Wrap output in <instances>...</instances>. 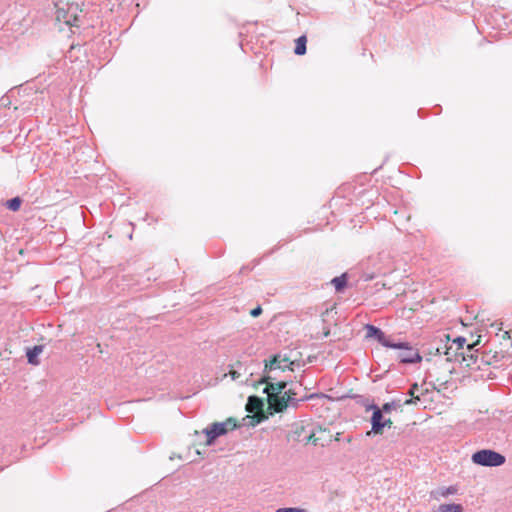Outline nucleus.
Instances as JSON below:
<instances>
[{
  "mask_svg": "<svg viewBox=\"0 0 512 512\" xmlns=\"http://www.w3.org/2000/svg\"><path fill=\"white\" fill-rule=\"evenodd\" d=\"M472 461L481 466H501L505 463V457L493 450L483 449L472 455Z\"/></svg>",
  "mask_w": 512,
  "mask_h": 512,
  "instance_id": "7ed1b4c3",
  "label": "nucleus"
},
{
  "mask_svg": "<svg viewBox=\"0 0 512 512\" xmlns=\"http://www.w3.org/2000/svg\"><path fill=\"white\" fill-rule=\"evenodd\" d=\"M454 344H457V348H463V345L466 343V339L464 337H458L454 339Z\"/></svg>",
  "mask_w": 512,
  "mask_h": 512,
  "instance_id": "4be33fe9",
  "label": "nucleus"
},
{
  "mask_svg": "<svg viewBox=\"0 0 512 512\" xmlns=\"http://www.w3.org/2000/svg\"><path fill=\"white\" fill-rule=\"evenodd\" d=\"M501 338L503 340H507L509 341V343L512 345L511 343V337H510V332L509 331H503L502 334H501Z\"/></svg>",
  "mask_w": 512,
  "mask_h": 512,
  "instance_id": "a878e982",
  "label": "nucleus"
},
{
  "mask_svg": "<svg viewBox=\"0 0 512 512\" xmlns=\"http://www.w3.org/2000/svg\"><path fill=\"white\" fill-rule=\"evenodd\" d=\"M276 512H306V510L301 508H279L276 510Z\"/></svg>",
  "mask_w": 512,
  "mask_h": 512,
  "instance_id": "412c9836",
  "label": "nucleus"
},
{
  "mask_svg": "<svg viewBox=\"0 0 512 512\" xmlns=\"http://www.w3.org/2000/svg\"><path fill=\"white\" fill-rule=\"evenodd\" d=\"M43 352L42 345H36L27 350V359L30 364L37 365L39 363L38 356Z\"/></svg>",
  "mask_w": 512,
  "mask_h": 512,
  "instance_id": "4468645a",
  "label": "nucleus"
},
{
  "mask_svg": "<svg viewBox=\"0 0 512 512\" xmlns=\"http://www.w3.org/2000/svg\"><path fill=\"white\" fill-rule=\"evenodd\" d=\"M480 337L473 343H467L466 352L455 353V361H458L462 368L475 371V362L477 349L475 346L479 343Z\"/></svg>",
  "mask_w": 512,
  "mask_h": 512,
  "instance_id": "20e7f679",
  "label": "nucleus"
},
{
  "mask_svg": "<svg viewBox=\"0 0 512 512\" xmlns=\"http://www.w3.org/2000/svg\"><path fill=\"white\" fill-rule=\"evenodd\" d=\"M56 21L68 27H77L79 25V17L76 13V8L72 6L67 8L56 6Z\"/></svg>",
  "mask_w": 512,
  "mask_h": 512,
  "instance_id": "423d86ee",
  "label": "nucleus"
},
{
  "mask_svg": "<svg viewBox=\"0 0 512 512\" xmlns=\"http://www.w3.org/2000/svg\"><path fill=\"white\" fill-rule=\"evenodd\" d=\"M262 313V308L260 306H257L256 308L252 309L250 311V315L254 318L260 316Z\"/></svg>",
  "mask_w": 512,
  "mask_h": 512,
  "instance_id": "5701e85b",
  "label": "nucleus"
},
{
  "mask_svg": "<svg viewBox=\"0 0 512 512\" xmlns=\"http://www.w3.org/2000/svg\"><path fill=\"white\" fill-rule=\"evenodd\" d=\"M372 428L370 431L366 433L367 436H370L372 433L374 434H383L384 428H390L393 424L390 417H386L382 410L378 407H374V411L371 418Z\"/></svg>",
  "mask_w": 512,
  "mask_h": 512,
  "instance_id": "39448f33",
  "label": "nucleus"
},
{
  "mask_svg": "<svg viewBox=\"0 0 512 512\" xmlns=\"http://www.w3.org/2000/svg\"><path fill=\"white\" fill-rule=\"evenodd\" d=\"M488 367V364L484 362V355L477 349L475 371H481Z\"/></svg>",
  "mask_w": 512,
  "mask_h": 512,
  "instance_id": "f3484780",
  "label": "nucleus"
},
{
  "mask_svg": "<svg viewBox=\"0 0 512 512\" xmlns=\"http://www.w3.org/2000/svg\"><path fill=\"white\" fill-rule=\"evenodd\" d=\"M457 492V488L454 486L448 487L445 491L442 492L443 496L449 495V494H455Z\"/></svg>",
  "mask_w": 512,
  "mask_h": 512,
  "instance_id": "393cba45",
  "label": "nucleus"
},
{
  "mask_svg": "<svg viewBox=\"0 0 512 512\" xmlns=\"http://www.w3.org/2000/svg\"><path fill=\"white\" fill-rule=\"evenodd\" d=\"M392 348L399 349L398 358L403 363H417L422 360L418 351L410 347L408 343H394Z\"/></svg>",
  "mask_w": 512,
  "mask_h": 512,
  "instance_id": "0eeeda50",
  "label": "nucleus"
},
{
  "mask_svg": "<svg viewBox=\"0 0 512 512\" xmlns=\"http://www.w3.org/2000/svg\"><path fill=\"white\" fill-rule=\"evenodd\" d=\"M451 348H452L451 346L448 347V348L446 346H444V347H436L435 348V354L436 355L444 354V355L447 356L446 359L448 361H451L452 360V355L450 353Z\"/></svg>",
  "mask_w": 512,
  "mask_h": 512,
  "instance_id": "aec40b11",
  "label": "nucleus"
},
{
  "mask_svg": "<svg viewBox=\"0 0 512 512\" xmlns=\"http://www.w3.org/2000/svg\"><path fill=\"white\" fill-rule=\"evenodd\" d=\"M428 392V389L424 388L423 385H418L417 383H414L410 389L408 394L410 395V399L405 400L404 404H417L418 402H421L423 396Z\"/></svg>",
  "mask_w": 512,
  "mask_h": 512,
  "instance_id": "9b49d317",
  "label": "nucleus"
},
{
  "mask_svg": "<svg viewBox=\"0 0 512 512\" xmlns=\"http://www.w3.org/2000/svg\"><path fill=\"white\" fill-rule=\"evenodd\" d=\"M328 335H329V331L327 330L324 332V336H328Z\"/></svg>",
  "mask_w": 512,
  "mask_h": 512,
  "instance_id": "cd10ccee",
  "label": "nucleus"
},
{
  "mask_svg": "<svg viewBox=\"0 0 512 512\" xmlns=\"http://www.w3.org/2000/svg\"><path fill=\"white\" fill-rule=\"evenodd\" d=\"M333 440V434L324 428H319L317 431L312 432L307 441L313 443L314 445L326 446L331 443Z\"/></svg>",
  "mask_w": 512,
  "mask_h": 512,
  "instance_id": "6e6552de",
  "label": "nucleus"
},
{
  "mask_svg": "<svg viewBox=\"0 0 512 512\" xmlns=\"http://www.w3.org/2000/svg\"><path fill=\"white\" fill-rule=\"evenodd\" d=\"M307 38L305 35L298 37L295 40L294 53L296 55H304L306 53Z\"/></svg>",
  "mask_w": 512,
  "mask_h": 512,
  "instance_id": "2eb2a0df",
  "label": "nucleus"
},
{
  "mask_svg": "<svg viewBox=\"0 0 512 512\" xmlns=\"http://www.w3.org/2000/svg\"><path fill=\"white\" fill-rule=\"evenodd\" d=\"M228 375L231 377L232 380H237L241 377V374L234 369H230Z\"/></svg>",
  "mask_w": 512,
  "mask_h": 512,
  "instance_id": "b1692460",
  "label": "nucleus"
},
{
  "mask_svg": "<svg viewBox=\"0 0 512 512\" xmlns=\"http://www.w3.org/2000/svg\"><path fill=\"white\" fill-rule=\"evenodd\" d=\"M294 364L288 357H281L280 355H274L269 361H265V369H281V370H293L291 367Z\"/></svg>",
  "mask_w": 512,
  "mask_h": 512,
  "instance_id": "1a4fd4ad",
  "label": "nucleus"
},
{
  "mask_svg": "<svg viewBox=\"0 0 512 512\" xmlns=\"http://www.w3.org/2000/svg\"><path fill=\"white\" fill-rule=\"evenodd\" d=\"M438 512H463V507L460 504H442L438 507Z\"/></svg>",
  "mask_w": 512,
  "mask_h": 512,
  "instance_id": "dca6fc26",
  "label": "nucleus"
},
{
  "mask_svg": "<svg viewBox=\"0 0 512 512\" xmlns=\"http://www.w3.org/2000/svg\"><path fill=\"white\" fill-rule=\"evenodd\" d=\"M484 355V362L488 364V366L496 365L501 362L505 357L507 352L503 349H485L481 351Z\"/></svg>",
  "mask_w": 512,
  "mask_h": 512,
  "instance_id": "9d476101",
  "label": "nucleus"
},
{
  "mask_svg": "<svg viewBox=\"0 0 512 512\" xmlns=\"http://www.w3.org/2000/svg\"><path fill=\"white\" fill-rule=\"evenodd\" d=\"M367 337H377L378 341L385 347H393L395 344L389 341L384 333L373 325H366Z\"/></svg>",
  "mask_w": 512,
  "mask_h": 512,
  "instance_id": "f8f14e48",
  "label": "nucleus"
},
{
  "mask_svg": "<svg viewBox=\"0 0 512 512\" xmlns=\"http://www.w3.org/2000/svg\"><path fill=\"white\" fill-rule=\"evenodd\" d=\"M271 377H263L261 383H265L266 387L264 392L267 394L268 406L270 410L276 413H281L288 407H297L298 400L296 399L297 391L295 388H287V382H271Z\"/></svg>",
  "mask_w": 512,
  "mask_h": 512,
  "instance_id": "f257e3e1",
  "label": "nucleus"
},
{
  "mask_svg": "<svg viewBox=\"0 0 512 512\" xmlns=\"http://www.w3.org/2000/svg\"><path fill=\"white\" fill-rule=\"evenodd\" d=\"M20 205H21V199L18 197L10 199L6 203L7 208H9L12 211H17L20 208Z\"/></svg>",
  "mask_w": 512,
  "mask_h": 512,
  "instance_id": "6ab92c4d",
  "label": "nucleus"
},
{
  "mask_svg": "<svg viewBox=\"0 0 512 512\" xmlns=\"http://www.w3.org/2000/svg\"><path fill=\"white\" fill-rule=\"evenodd\" d=\"M238 427L239 424L233 417H229L223 422H214L209 428L204 430L207 437L205 445H212L217 437L225 435L227 432L233 431Z\"/></svg>",
  "mask_w": 512,
  "mask_h": 512,
  "instance_id": "f03ea898",
  "label": "nucleus"
},
{
  "mask_svg": "<svg viewBox=\"0 0 512 512\" xmlns=\"http://www.w3.org/2000/svg\"><path fill=\"white\" fill-rule=\"evenodd\" d=\"M391 408H392V406L390 404H388V403L384 404L381 409L382 413L384 414V412H386V413L390 412Z\"/></svg>",
  "mask_w": 512,
  "mask_h": 512,
  "instance_id": "bb28decb",
  "label": "nucleus"
},
{
  "mask_svg": "<svg viewBox=\"0 0 512 512\" xmlns=\"http://www.w3.org/2000/svg\"><path fill=\"white\" fill-rule=\"evenodd\" d=\"M332 284L334 285L336 291H341L346 286V276L342 275L339 277H335L332 280Z\"/></svg>",
  "mask_w": 512,
  "mask_h": 512,
  "instance_id": "a211bd4d",
  "label": "nucleus"
},
{
  "mask_svg": "<svg viewBox=\"0 0 512 512\" xmlns=\"http://www.w3.org/2000/svg\"><path fill=\"white\" fill-rule=\"evenodd\" d=\"M263 403L256 396H250L246 404V410L250 413H258L262 411Z\"/></svg>",
  "mask_w": 512,
  "mask_h": 512,
  "instance_id": "ddd939ff",
  "label": "nucleus"
}]
</instances>
